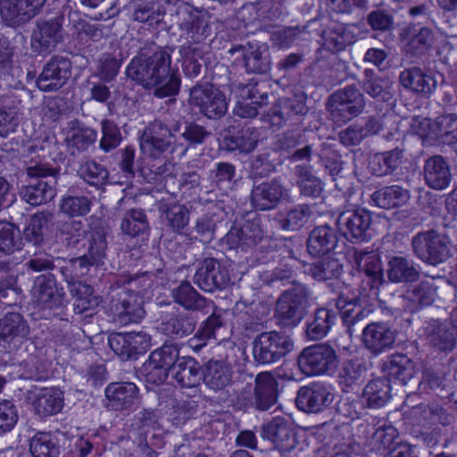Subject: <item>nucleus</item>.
I'll list each match as a JSON object with an SVG mask.
<instances>
[{
	"label": "nucleus",
	"mask_w": 457,
	"mask_h": 457,
	"mask_svg": "<svg viewBox=\"0 0 457 457\" xmlns=\"http://www.w3.org/2000/svg\"><path fill=\"white\" fill-rule=\"evenodd\" d=\"M253 353L259 362H274L286 353V337L275 331L262 333L253 341Z\"/></svg>",
	"instance_id": "22"
},
{
	"label": "nucleus",
	"mask_w": 457,
	"mask_h": 457,
	"mask_svg": "<svg viewBox=\"0 0 457 457\" xmlns=\"http://www.w3.org/2000/svg\"><path fill=\"white\" fill-rule=\"evenodd\" d=\"M31 292L34 301L44 309L58 308L64 301L63 288L57 286L52 273L37 277Z\"/></svg>",
	"instance_id": "19"
},
{
	"label": "nucleus",
	"mask_w": 457,
	"mask_h": 457,
	"mask_svg": "<svg viewBox=\"0 0 457 457\" xmlns=\"http://www.w3.org/2000/svg\"><path fill=\"white\" fill-rule=\"evenodd\" d=\"M384 370L389 376L406 385L415 375V363L405 354L394 353L385 362Z\"/></svg>",
	"instance_id": "48"
},
{
	"label": "nucleus",
	"mask_w": 457,
	"mask_h": 457,
	"mask_svg": "<svg viewBox=\"0 0 457 457\" xmlns=\"http://www.w3.org/2000/svg\"><path fill=\"white\" fill-rule=\"evenodd\" d=\"M305 101L306 95L302 90L295 91L293 98L287 99V121H290L292 126L302 124L307 115L309 108Z\"/></svg>",
	"instance_id": "64"
},
{
	"label": "nucleus",
	"mask_w": 457,
	"mask_h": 457,
	"mask_svg": "<svg viewBox=\"0 0 457 457\" xmlns=\"http://www.w3.org/2000/svg\"><path fill=\"white\" fill-rule=\"evenodd\" d=\"M411 245L413 254L432 266L444 263L453 255L450 237L434 228L417 233Z\"/></svg>",
	"instance_id": "7"
},
{
	"label": "nucleus",
	"mask_w": 457,
	"mask_h": 457,
	"mask_svg": "<svg viewBox=\"0 0 457 457\" xmlns=\"http://www.w3.org/2000/svg\"><path fill=\"white\" fill-rule=\"evenodd\" d=\"M29 328L23 316L19 312H8L0 318V346L25 337Z\"/></svg>",
	"instance_id": "40"
},
{
	"label": "nucleus",
	"mask_w": 457,
	"mask_h": 457,
	"mask_svg": "<svg viewBox=\"0 0 457 457\" xmlns=\"http://www.w3.org/2000/svg\"><path fill=\"white\" fill-rule=\"evenodd\" d=\"M195 325L196 321L191 314L177 310L161 316L158 331L171 340H179L191 335Z\"/></svg>",
	"instance_id": "21"
},
{
	"label": "nucleus",
	"mask_w": 457,
	"mask_h": 457,
	"mask_svg": "<svg viewBox=\"0 0 457 457\" xmlns=\"http://www.w3.org/2000/svg\"><path fill=\"white\" fill-rule=\"evenodd\" d=\"M171 295L175 303L183 306L187 310L203 311L212 304L202 296L188 281H183L171 291Z\"/></svg>",
	"instance_id": "45"
},
{
	"label": "nucleus",
	"mask_w": 457,
	"mask_h": 457,
	"mask_svg": "<svg viewBox=\"0 0 457 457\" xmlns=\"http://www.w3.org/2000/svg\"><path fill=\"white\" fill-rule=\"evenodd\" d=\"M202 370L203 368L195 358L182 356L174 365L170 375L181 387L193 388L202 380Z\"/></svg>",
	"instance_id": "37"
},
{
	"label": "nucleus",
	"mask_w": 457,
	"mask_h": 457,
	"mask_svg": "<svg viewBox=\"0 0 457 457\" xmlns=\"http://www.w3.org/2000/svg\"><path fill=\"white\" fill-rule=\"evenodd\" d=\"M353 260L360 270H363L368 277L366 284L370 290L378 288L383 281V269L378 255L373 251L354 249Z\"/></svg>",
	"instance_id": "35"
},
{
	"label": "nucleus",
	"mask_w": 457,
	"mask_h": 457,
	"mask_svg": "<svg viewBox=\"0 0 457 457\" xmlns=\"http://www.w3.org/2000/svg\"><path fill=\"white\" fill-rule=\"evenodd\" d=\"M92 201L84 195L70 188L60 204V210L70 217L85 216L91 210Z\"/></svg>",
	"instance_id": "51"
},
{
	"label": "nucleus",
	"mask_w": 457,
	"mask_h": 457,
	"mask_svg": "<svg viewBox=\"0 0 457 457\" xmlns=\"http://www.w3.org/2000/svg\"><path fill=\"white\" fill-rule=\"evenodd\" d=\"M338 363L335 349L328 344L305 347L297 357V366L306 376H318L334 370Z\"/></svg>",
	"instance_id": "11"
},
{
	"label": "nucleus",
	"mask_w": 457,
	"mask_h": 457,
	"mask_svg": "<svg viewBox=\"0 0 457 457\" xmlns=\"http://www.w3.org/2000/svg\"><path fill=\"white\" fill-rule=\"evenodd\" d=\"M174 46H160L147 40L126 68L127 77L160 99L179 95L181 76L178 67H172Z\"/></svg>",
	"instance_id": "1"
},
{
	"label": "nucleus",
	"mask_w": 457,
	"mask_h": 457,
	"mask_svg": "<svg viewBox=\"0 0 457 457\" xmlns=\"http://www.w3.org/2000/svg\"><path fill=\"white\" fill-rule=\"evenodd\" d=\"M159 211L168 221V226L173 232L182 234L183 229L189 223V210L184 205L179 204H161Z\"/></svg>",
	"instance_id": "54"
},
{
	"label": "nucleus",
	"mask_w": 457,
	"mask_h": 457,
	"mask_svg": "<svg viewBox=\"0 0 457 457\" xmlns=\"http://www.w3.org/2000/svg\"><path fill=\"white\" fill-rule=\"evenodd\" d=\"M364 105L362 94L353 85L336 91L328 101V110L336 123L351 120L362 112Z\"/></svg>",
	"instance_id": "12"
},
{
	"label": "nucleus",
	"mask_w": 457,
	"mask_h": 457,
	"mask_svg": "<svg viewBox=\"0 0 457 457\" xmlns=\"http://www.w3.org/2000/svg\"><path fill=\"white\" fill-rule=\"evenodd\" d=\"M309 270L313 278L324 281L337 278L341 274L342 265L338 261L327 257L310 264Z\"/></svg>",
	"instance_id": "62"
},
{
	"label": "nucleus",
	"mask_w": 457,
	"mask_h": 457,
	"mask_svg": "<svg viewBox=\"0 0 457 457\" xmlns=\"http://www.w3.org/2000/svg\"><path fill=\"white\" fill-rule=\"evenodd\" d=\"M62 240L69 249L87 250L96 262H100L107 249L104 228L89 229L80 220H71L63 225Z\"/></svg>",
	"instance_id": "6"
},
{
	"label": "nucleus",
	"mask_w": 457,
	"mask_h": 457,
	"mask_svg": "<svg viewBox=\"0 0 457 457\" xmlns=\"http://www.w3.org/2000/svg\"><path fill=\"white\" fill-rule=\"evenodd\" d=\"M148 358L171 373L174 365L181 357H179V348L177 344H164L153 351Z\"/></svg>",
	"instance_id": "63"
},
{
	"label": "nucleus",
	"mask_w": 457,
	"mask_h": 457,
	"mask_svg": "<svg viewBox=\"0 0 457 457\" xmlns=\"http://www.w3.org/2000/svg\"><path fill=\"white\" fill-rule=\"evenodd\" d=\"M21 235L13 224L0 220V253L10 255L20 249Z\"/></svg>",
	"instance_id": "61"
},
{
	"label": "nucleus",
	"mask_w": 457,
	"mask_h": 457,
	"mask_svg": "<svg viewBox=\"0 0 457 457\" xmlns=\"http://www.w3.org/2000/svg\"><path fill=\"white\" fill-rule=\"evenodd\" d=\"M323 46L337 53L345 49L355 41L352 29L345 24H333L322 31Z\"/></svg>",
	"instance_id": "43"
},
{
	"label": "nucleus",
	"mask_w": 457,
	"mask_h": 457,
	"mask_svg": "<svg viewBox=\"0 0 457 457\" xmlns=\"http://www.w3.org/2000/svg\"><path fill=\"white\" fill-rule=\"evenodd\" d=\"M391 386L388 379L379 378L370 381L364 390L363 396L369 407L379 408L390 399Z\"/></svg>",
	"instance_id": "52"
},
{
	"label": "nucleus",
	"mask_w": 457,
	"mask_h": 457,
	"mask_svg": "<svg viewBox=\"0 0 457 457\" xmlns=\"http://www.w3.org/2000/svg\"><path fill=\"white\" fill-rule=\"evenodd\" d=\"M337 243V231L330 226L322 225L311 231L306 247L311 255L322 256L335 251Z\"/></svg>",
	"instance_id": "34"
},
{
	"label": "nucleus",
	"mask_w": 457,
	"mask_h": 457,
	"mask_svg": "<svg viewBox=\"0 0 457 457\" xmlns=\"http://www.w3.org/2000/svg\"><path fill=\"white\" fill-rule=\"evenodd\" d=\"M253 405L259 411H267L277 402L278 382L269 372L259 373L255 378Z\"/></svg>",
	"instance_id": "33"
},
{
	"label": "nucleus",
	"mask_w": 457,
	"mask_h": 457,
	"mask_svg": "<svg viewBox=\"0 0 457 457\" xmlns=\"http://www.w3.org/2000/svg\"><path fill=\"white\" fill-rule=\"evenodd\" d=\"M97 138V131L82 121L74 119L67 123L64 143L68 152L79 155L93 146Z\"/></svg>",
	"instance_id": "20"
},
{
	"label": "nucleus",
	"mask_w": 457,
	"mask_h": 457,
	"mask_svg": "<svg viewBox=\"0 0 457 457\" xmlns=\"http://www.w3.org/2000/svg\"><path fill=\"white\" fill-rule=\"evenodd\" d=\"M179 37L184 40L180 46L201 48L208 46L212 29L210 18L198 10H190L182 13L178 22Z\"/></svg>",
	"instance_id": "10"
},
{
	"label": "nucleus",
	"mask_w": 457,
	"mask_h": 457,
	"mask_svg": "<svg viewBox=\"0 0 457 457\" xmlns=\"http://www.w3.org/2000/svg\"><path fill=\"white\" fill-rule=\"evenodd\" d=\"M387 278L394 283H411L420 278V271L412 260L403 256H393L386 267Z\"/></svg>",
	"instance_id": "39"
},
{
	"label": "nucleus",
	"mask_w": 457,
	"mask_h": 457,
	"mask_svg": "<svg viewBox=\"0 0 457 457\" xmlns=\"http://www.w3.org/2000/svg\"><path fill=\"white\" fill-rule=\"evenodd\" d=\"M372 222L370 212L365 209L347 210L339 214L337 228L342 235L350 241H365L370 237Z\"/></svg>",
	"instance_id": "16"
},
{
	"label": "nucleus",
	"mask_w": 457,
	"mask_h": 457,
	"mask_svg": "<svg viewBox=\"0 0 457 457\" xmlns=\"http://www.w3.org/2000/svg\"><path fill=\"white\" fill-rule=\"evenodd\" d=\"M80 178L87 184L101 187L108 183V169L93 159L85 161L78 170Z\"/></svg>",
	"instance_id": "55"
},
{
	"label": "nucleus",
	"mask_w": 457,
	"mask_h": 457,
	"mask_svg": "<svg viewBox=\"0 0 457 457\" xmlns=\"http://www.w3.org/2000/svg\"><path fill=\"white\" fill-rule=\"evenodd\" d=\"M283 151V143L278 139L274 148L254 156L250 164L252 175L254 178L267 177L271 172L276 171L278 167H282L284 162Z\"/></svg>",
	"instance_id": "38"
},
{
	"label": "nucleus",
	"mask_w": 457,
	"mask_h": 457,
	"mask_svg": "<svg viewBox=\"0 0 457 457\" xmlns=\"http://www.w3.org/2000/svg\"><path fill=\"white\" fill-rule=\"evenodd\" d=\"M356 301V298L349 302L340 298L337 303V306L341 312L343 322L347 327V332L350 336L363 328L362 327L370 312V310L357 306Z\"/></svg>",
	"instance_id": "42"
},
{
	"label": "nucleus",
	"mask_w": 457,
	"mask_h": 457,
	"mask_svg": "<svg viewBox=\"0 0 457 457\" xmlns=\"http://www.w3.org/2000/svg\"><path fill=\"white\" fill-rule=\"evenodd\" d=\"M229 89L237 97V104L233 112L243 119H252L258 115L259 109L267 104L268 93L261 88L256 79H251L245 84L233 81Z\"/></svg>",
	"instance_id": "9"
},
{
	"label": "nucleus",
	"mask_w": 457,
	"mask_h": 457,
	"mask_svg": "<svg viewBox=\"0 0 457 457\" xmlns=\"http://www.w3.org/2000/svg\"><path fill=\"white\" fill-rule=\"evenodd\" d=\"M310 264L290 251L287 260V326H296L307 314L308 291L303 284Z\"/></svg>",
	"instance_id": "3"
},
{
	"label": "nucleus",
	"mask_w": 457,
	"mask_h": 457,
	"mask_svg": "<svg viewBox=\"0 0 457 457\" xmlns=\"http://www.w3.org/2000/svg\"><path fill=\"white\" fill-rule=\"evenodd\" d=\"M63 15L37 21L30 37V47L37 54H48L63 41Z\"/></svg>",
	"instance_id": "13"
},
{
	"label": "nucleus",
	"mask_w": 457,
	"mask_h": 457,
	"mask_svg": "<svg viewBox=\"0 0 457 457\" xmlns=\"http://www.w3.org/2000/svg\"><path fill=\"white\" fill-rule=\"evenodd\" d=\"M202 373L204 383L214 391L224 389L232 382L233 370L226 360H209Z\"/></svg>",
	"instance_id": "32"
},
{
	"label": "nucleus",
	"mask_w": 457,
	"mask_h": 457,
	"mask_svg": "<svg viewBox=\"0 0 457 457\" xmlns=\"http://www.w3.org/2000/svg\"><path fill=\"white\" fill-rule=\"evenodd\" d=\"M395 337L396 331L386 322H371L362 328V344L375 355L392 349Z\"/></svg>",
	"instance_id": "18"
},
{
	"label": "nucleus",
	"mask_w": 457,
	"mask_h": 457,
	"mask_svg": "<svg viewBox=\"0 0 457 457\" xmlns=\"http://www.w3.org/2000/svg\"><path fill=\"white\" fill-rule=\"evenodd\" d=\"M31 457H59L60 445L55 435L51 432H37L29 439Z\"/></svg>",
	"instance_id": "49"
},
{
	"label": "nucleus",
	"mask_w": 457,
	"mask_h": 457,
	"mask_svg": "<svg viewBox=\"0 0 457 457\" xmlns=\"http://www.w3.org/2000/svg\"><path fill=\"white\" fill-rule=\"evenodd\" d=\"M263 237L260 220H247L241 227L233 226L226 234L224 239L231 249L246 250L255 246Z\"/></svg>",
	"instance_id": "25"
},
{
	"label": "nucleus",
	"mask_w": 457,
	"mask_h": 457,
	"mask_svg": "<svg viewBox=\"0 0 457 457\" xmlns=\"http://www.w3.org/2000/svg\"><path fill=\"white\" fill-rule=\"evenodd\" d=\"M112 312L116 322L120 325L139 322L145 314L142 296L125 293L112 302Z\"/></svg>",
	"instance_id": "26"
},
{
	"label": "nucleus",
	"mask_w": 457,
	"mask_h": 457,
	"mask_svg": "<svg viewBox=\"0 0 457 457\" xmlns=\"http://www.w3.org/2000/svg\"><path fill=\"white\" fill-rule=\"evenodd\" d=\"M71 292H73L75 295L73 303L74 312L78 314H82L95 309L100 303L99 298L94 295L93 287L87 284L81 282L75 283Z\"/></svg>",
	"instance_id": "56"
},
{
	"label": "nucleus",
	"mask_w": 457,
	"mask_h": 457,
	"mask_svg": "<svg viewBox=\"0 0 457 457\" xmlns=\"http://www.w3.org/2000/svg\"><path fill=\"white\" fill-rule=\"evenodd\" d=\"M284 187L281 181L273 179L253 187L251 203L255 209L270 210L274 208L282 197Z\"/></svg>",
	"instance_id": "36"
},
{
	"label": "nucleus",
	"mask_w": 457,
	"mask_h": 457,
	"mask_svg": "<svg viewBox=\"0 0 457 457\" xmlns=\"http://www.w3.org/2000/svg\"><path fill=\"white\" fill-rule=\"evenodd\" d=\"M29 180L20 189L22 200L32 206L45 204L56 195L59 169L47 162H36L26 169Z\"/></svg>",
	"instance_id": "4"
},
{
	"label": "nucleus",
	"mask_w": 457,
	"mask_h": 457,
	"mask_svg": "<svg viewBox=\"0 0 457 457\" xmlns=\"http://www.w3.org/2000/svg\"><path fill=\"white\" fill-rule=\"evenodd\" d=\"M235 176V165L227 162H217L214 167L209 170L211 182L220 190L230 188Z\"/></svg>",
	"instance_id": "60"
},
{
	"label": "nucleus",
	"mask_w": 457,
	"mask_h": 457,
	"mask_svg": "<svg viewBox=\"0 0 457 457\" xmlns=\"http://www.w3.org/2000/svg\"><path fill=\"white\" fill-rule=\"evenodd\" d=\"M428 344L440 352H451L457 344V327L450 321L432 320L426 328Z\"/></svg>",
	"instance_id": "30"
},
{
	"label": "nucleus",
	"mask_w": 457,
	"mask_h": 457,
	"mask_svg": "<svg viewBox=\"0 0 457 457\" xmlns=\"http://www.w3.org/2000/svg\"><path fill=\"white\" fill-rule=\"evenodd\" d=\"M399 81L405 89L423 97H429L437 87V79L435 74L426 72L418 66L401 71Z\"/></svg>",
	"instance_id": "23"
},
{
	"label": "nucleus",
	"mask_w": 457,
	"mask_h": 457,
	"mask_svg": "<svg viewBox=\"0 0 457 457\" xmlns=\"http://www.w3.org/2000/svg\"><path fill=\"white\" fill-rule=\"evenodd\" d=\"M260 133L256 128L244 127L235 135L225 137L228 150L248 154L253 152L259 142Z\"/></svg>",
	"instance_id": "50"
},
{
	"label": "nucleus",
	"mask_w": 457,
	"mask_h": 457,
	"mask_svg": "<svg viewBox=\"0 0 457 457\" xmlns=\"http://www.w3.org/2000/svg\"><path fill=\"white\" fill-rule=\"evenodd\" d=\"M63 405V394L56 388L41 389L33 403L35 412L41 418H47L59 413Z\"/></svg>",
	"instance_id": "41"
},
{
	"label": "nucleus",
	"mask_w": 457,
	"mask_h": 457,
	"mask_svg": "<svg viewBox=\"0 0 457 457\" xmlns=\"http://www.w3.org/2000/svg\"><path fill=\"white\" fill-rule=\"evenodd\" d=\"M179 53L182 60V69L186 77L195 79L202 71V64L199 62L204 54L201 48H190V46H179Z\"/></svg>",
	"instance_id": "58"
},
{
	"label": "nucleus",
	"mask_w": 457,
	"mask_h": 457,
	"mask_svg": "<svg viewBox=\"0 0 457 457\" xmlns=\"http://www.w3.org/2000/svg\"><path fill=\"white\" fill-rule=\"evenodd\" d=\"M334 395L321 384L303 386L295 399L296 407L304 412H319L328 407Z\"/></svg>",
	"instance_id": "24"
},
{
	"label": "nucleus",
	"mask_w": 457,
	"mask_h": 457,
	"mask_svg": "<svg viewBox=\"0 0 457 457\" xmlns=\"http://www.w3.org/2000/svg\"><path fill=\"white\" fill-rule=\"evenodd\" d=\"M100 125L102 136L99 141V148L104 153H109L120 145L122 135L120 128L113 120L104 119Z\"/></svg>",
	"instance_id": "59"
},
{
	"label": "nucleus",
	"mask_w": 457,
	"mask_h": 457,
	"mask_svg": "<svg viewBox=\"0 0 457 457\" xmlns=\"http://www.w3.org/2000/svg\"><path fill=\"white\" fill-rule=\"evenodd\" d=\"M107 407L114 411L129 410L139 398V388L133 382H112L104 390Z\"/></svg>",
	"instance_id": "27"
},
{
	"label": "nucleus",
	"mask_w": 457,
	"mask_h": 457,
	"mask_svg": "<svg viewBox=\"0 0 457 457\" xmlns=\"http://www.w3.org/2000/svg\"><path fill=\"white\" fill-rule=\"evenodd\" d=\"M436 289L429 281H421L401 295L402 306L410 313L418 312L433 304L437 297Z\"/></svg>",
	"instance_id": "29"
},
{
	"label": "nucleus",
	"mask_w": 457,
	"mask_h": 457,
	"mask_svg": "<svg viewBox=\"0 0 457 457\" xmlns=\"http://www.w3.org/2000/svg\"><path fill=\"white\" fill-rule=\"evenodd\" d=\"M179 120L167 123L161 119L149 122L139 137L142 154L152 159L166 157L175 152L185 154L188 145H201L211 136L207 129L195 121L187 122L181 131Z\"/></svg>",
	"instance_id": "2"
},
{
	"label": "nucleus",
	"mask_w": 457,
	"mask_h": 457,
	"mask_svg": "<svg viewBox=\"0 0 457 457\" xmlns=\"http://www.w3.org/2000/svg\"><path fill=\"white\" fill-rule=\"evenodd\" d=\"M46 0H0L2 19L10 27L27 23L42 10Z\"/></svg>",
	"instance_id": "17"
},
{
	"label": "nucleus",
	"mask_w": 457,
	"mask_h": 457,
	"mask_svg": "<svg viewBox=\"0 0 457 457\" xmlns=\"http://www.w3.org/2000/svg\"><path fill=\"white\" fill-rule=\"evenodd\" d=\"M189 104L211 120L223 117L228 106L226 95L210 83H196L189 90Z\"/></svg>",
	"instance_id": "8"
},
{
	"label": "nucleus",
	"mask_w": 457,
	"mask_h": 457,
	"mask_svg": "<svg viewBox=\"0 0 457 457\" xmlns=\"http://www.w3.org/2000/svg\"><path fill=\"white\" fill-rule=\"evenodd\" d=\"M71 62L68 57L58 54L52 56L37 79V87L44 92L59 90L71 78Z\"/></svg>",
	"instance_id": "14"
},
{
	"label": "nucleus",
	"mask_w": 457,
	"mask_h": 457,
	"mask_svg": "<svg viewBox=\"0 0 457 457\" xmlns=\"http://www.w3.org/2000/svg\"><path fill=\"white\" fill-rule=\"evenodd\" d=\"M337 318V312L328 308L316 310L312 320L308 323L305 333L309 339L319 340L329 332Z\"/></svg>",
	"instance_id": "47"
},
{
	"label": "nucleus",
	"mask_w": 457,
	"mask_h": 457,
	"mask_svg": "<svg viewBox=\"0 0 457 457\" xmlns=\"http://www.w3.org/2000/svg\"><path fill=\"white\" fill-rule=\"evenodd\" d=\"M162 431L160 411L143 409L132 420L129 436L139 453L155 457L156 450L165 444Z\"/></svg>",
	"instance_id": "5"
},
{
	"label": "nucleus",
	"mask_w": 457,
	"mask_h": 457,
	"mask_svg": "<svg viewBox=\"0 0 457 457\" xmlns=\"http://www.w3.org/2000/svg\"><path fill=\"white\" fill-rule=\"evenodd\" d=\"M410 197L409 190L398 185L384 187L371 195L376 205L383 209L402 207L409 202Z\"/></svg>",
	"instance_id": "44"
},
{
	"label": "nucleus",
	"mask_w": 457,
	"mask_h": 457,
	"mask_svg": "<svg viewBox=\"0 0 457 457\" xmlns=\"http://www.w3.org/2000/svg\"><path fill=\"white\" fill-rule=\"evenodd\" d=\"M403 49L412 56H419L430 49L435 41V32L431 28L422 27L419 29H409Z\"/></svg>",
	"instance_id": "46"
},
{
	"label": "nucleus",
	"mask_w": 457,
	"mask_h": 457,
	"mask_svg": "<svg viewBox=\"0 0 457 457\" xmlns=\"http://www.w3.org/2000/svg\"><path fill=\"white\" fill-rule=\"evenodd\" d=\"M228 54L234 56L236 61L242 58L247 72L262 74L267 72L270 68L268 55L250 43L233 45L228 50Z\"/></svg>",
	"instance_id": "31"
},
{
	"label": "nucleus",
	"mask_w": 457,
	"mask_h": 457,
	"mask_svg": "<svg viewBox=\"0 0 457 457\" xmlns=\"http://www.w3.org/2000/svg\"><path fill=\"white\" fill-rule=\"evenodd\" d=\"M367 374V368L363 361L359 359L345 361L339 371V381L346 388L359 386L364 382Z\"/></svg>",
	"instance_id": "53"
},
{
	"label": "nucleus",
	"mask_w": 457,
	"mask_h": 457,
	"mask_svg": "<svg viewBox=\"0 0 457 457\" xmlns=\"http://www.w3.org/2000/svg\"><path fill=\"white\" fill-rule=\"evenodd\" d=\"M148 228V220L141 209H131L126 212L120 222L122 232L130 237H137Z\"/></svg>",
	"instance_id": "57"
},
{
	"label": "nucleus",
	"mask_w": 457,
	"mask_h": 457,
	"mask_svg": "<svg viewBox=\"0 0 457 457\" xmlns=\"http://www.w3.org/2000/svg\"><path fill=\"white\" fill-rule=\"evenodd\" d=\"M194 282L204 292L224 289L230 282L227 267L214 258H205L196 270Z\"/></svg>",
	"instance_id": "15"
},
{
	"label": "nucleus",
	"mask_w": 457,
	"mask_h": 457,
	"mask_svg": "<svg viewBox=\"0 0 457 457\" xmlns=\"http://www.w3.org/2000/svg\"><path fill=\"white\" fill-rule=\"evenodd\" d=\"M422 174L427 186L435 190H444L452 182L451 168L439 154L428 157L424 162Z\"/></svg>",
	"instance_id": "28"
}]
</instances>
